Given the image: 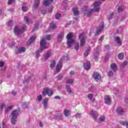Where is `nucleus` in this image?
Returning <instances> with one entry per match:
<instances>
[{"instance_id": "nucleus-15", "label": "nucleus", "mask_w": 128, "mask_h": 128, "mask_svg": "<svg viewBox=\"0 0 128 128\" xmlns=\"http://www.w3.org/2000/svg\"><path fill=\"white\" fill-rule=\"evenodd\" d=\"M104 102L106 104H108V106H110V102H112V100H110V98L108 96H106L104 98Z\"/></svg>"}, {"instance_id": "nucleus-17", "label": "nucleus", "mask_w": 128, "mask_h": 128, "mask_svg": "<svg viewBox=\"0 0 128 128\" xmlns=\"http://www.w3.org/2000/svg\"><path fill=\"white\" fill-rule=\"evenodd\" d=\"M66 90H67L69 94H74V92H72V89L70 88V85L66 86Z\"/></svg>"}, {"instance_id": "nucleus-3", "label": "nucleus", "mask_w": 128, "mask_h": 128, "mask_svg": "<svg viewBox=\"0 0 128 128\" xmlns=\"http://www.w3.org/2000/svg\"><path fill=\"white\" fill-rule=\"evenodd\" d=\"M73 37L74 36L72 32L68 33L66 36L68 48H72V46L74 44V40L72 39Z\"/></svg>"}, {"instance_id": "nucleus-26", "label": "nucleus", "mask_w": 128, "mask_h": 128, "mask_svg": "<svg viewBox=\"0 0 128 128\" xmlns=\"http://www.w3.org/2000/svg\"><path fill=\"white\" fill-rule=\"evenodd\" d=\"M124 53H120L118 54V60H124Z\"/></svg>"}, {"instance_id": "nucleus-34", "label": "nucleus", "mask_w": 128, "mask_h": 128, "mask_svg": "<svg viewBox=\"0 0 128 128\" xmlns=\"http://www.w3.org/2000/svg\"><path fill=\"white\" fill-rule=\"evenodd\" d=\"M88 98L90 100H92V98H94V94H88Z\"/></svg>"}, {"instance_id": "nucleus-2", "label": "nucleus", "mask_w": 128, "mask_h": 128, "mask_svg": "<svg viewBox=\"0 0 128 128\" xmlns=\"http://www.w3.org/2000/svg\"><path fill=\"white\" fill-rule=\"evenodd\" d=\"M100 4H102L101 2H96L94 4V9H92L91 10L88 12L86 14L87 16H90L92 14V12H98L100 10V7L98 6Z\"/></svg>"}, {"instance_id": "nucleus-53", "label": "nucleus", "mask_w": 128, "mask_h": 128, "mask_svg": "<svg viewBox=\"0 0 128 128\" xmlns=\"http://www.w3.org/2000/svg\"><path fill=\"white\" fill-rule=\"evenodd\" d=\"M52 30H54L56 28V25L54 24V23H52V26H51Z\"/></svg>"}, {"instance_id": "nucleus-43", "label": "nucleus", "mask_w": 128, "mask_h": 128, "mask_svg": "<svg viewBox=\"0 0 128 128\" xmlns=\"http://www.w3.org/2000/svg\"><path fill=\"white\" fill-rule=\"evenodd\" d=\"M102 40H104V36H101L100 38L98 40L100 44H102Z\"/></svg>"}, {"instance_id": "nucleus-28", "label": "nucleus", "mask_w": 128, "mask_h": 128, "mask_svg": "<svg viewBox=\"0 0 128 128\" xmlns=\"http://www.w3.org/2000/svg\"><path fill=\"white\" fill-rule=\"evenodd\" d=\"M50 56V52L49 51H48L46 54L44 56V60H48V58Z\"/></svg>"}, {"instance_id": "nucleus-37", "label": "nucleus", "mask_w": 128, "mask_h": 128, "mask_svg": "<svg viewBox=\"0 0 128 128\" xmlns=\"http://www.w3.org/2000/svg\"><path fill=\"white\" fill-rule=\"evenodd\" d=\"M74 116H75V118H82V114L80 113H77Z\"/></svg>"}, {"instance_id": "nucleus-19", "label": "nucleus", "mask_w": 128, "mask_h": 128, "mask_svg": "<svg viewBox=\"0 0 128 128\" xmlns=\"http://www.w3.org/2000/svg\"><path fill=\"white\" fill-rule=\"evenodd\" d=\"M48 99L45 98L43 100L42 104L44 106V108L46 109L48 108Z\"/></svg>"}, {"instance_id": "nucleus-30", "label": "nucleus", "mask_w": 128, "mask_h": 128, "mask_svg": "<svg viewBox=\"0 0 128 128\" xmlns=\"http://www.w3.org/2000/svg\"><path fill=\"white\" fill-rule=\"evenodd\" d=\"M94 58L95 60H98V52H96L94 54Z\"/></svg>"}, {"instance_id": "nucleus-40", "label": "nucleus", "mask_w": 128, "mask_h": 128, "mask_svg": "<svg viewBox=\"0 0 128 128\" xmlns=\"http://www.w3.org/2000/svg\"><path fill=\"white\" fill-rule=\"evenodd\" d=\"M16 0H8V4H14Z\"/></svg>"}, {"instance_id": "nucleus-4", "label": "nucleus", "mask_w": 128, "mask_h": 128, "mask_svg": "<svg viewBox=\"0 0 128 128\" xmlns=\"http://www.w3.org/2000/svg\"><path fill=\"white\" fill-rule=\"evenodd\" d=\"M18 116V110H14L11 114V122L12 124H16Z\"/></svg>"}, {"instance_id": "nucleus-44", "label": "nucleus", "mask_w": 128, "mask_h": 128, "mask_svg": "<svg viewBox=\"0 0 128 128\" xmlns=\"http://www.w3.org/2000/svg\"><path fill=\"white\" fill-rule=\"evenodd\" d=\"M42 100V95H40V96H38V102H40V100Z\"/></svg>"}, {"instance_id": "nucleus-10", "label": "nucleus", "mask_w": 128, "mask_h": 128, "mask_svg": "<svg viewBox=\"0 0 128 128\" xmlns=\"http://www.w3.org/2000/svg\"><path fill=\"white\" fill-rule=\"evenodd\" d=\"M64 32H61L58 34L57 40L58 42H62L64 40Z\"/></svg>"}, {"instance_id": "nucleus-36", "label": "nucleus", "mask_w": 128, "mask_h": 128, "mask_svg": "<svg viewBox=\"0 0 128 128\" xmlns=\"http://www.w3.org/2000/svg\"><path fill=\"white\" fill-rule=\"evenodd\" d=\"M22 12H26L28 10V8L26 6H22Z\"/></svg>"}, {"instance_id": "nucleus-60", "label": "nucleus", "mask_w": 128, "mask_h": 128, "mask_svg": "<svg viewBox=\"0 0 128 128\" xmlns=\"http://www.w3.org/2000/svg\"><path fill=\"white\" fill-rule=\"evenodd\" d=\"M70 74V76H73V74H74V71H71Z\"/></svg>"}, {"instance_id": "nucleus-50", "label": "nucleus", "mask_w": 128, "mask_h": 128, "mask_svg": "<svg viewBox=\"0 0 128 128\" xmlns=\"http://www.w3.org/2000/svg\"><path fill=\"white\" fill-rule=\"evenodd\" d=\"M78 48H79V44H78L76 46H75L74 49L76 50H78Z\"/></svg>"}, {"instance_id": "nucleus-13", "label": "nucleus", "mask_w": 128, "mask_h": 128, "mask_svg": "<svg viewBox=\"0 0 128 128\" xmlns=\"http://www.w3.org/2000/svg\"><path fill=\"white\" fill-rule=\"evenodd\" d=\"M40 0H35L33 6V8L34 10H36V8H38V6H40Z\"/></svg>"}, {"instance_id": "nucleus-20", "label": "nucleus", "mask_w": 128, "mask_h": 128, "mask_svg": "<svg viewBox=\"0 0 128 128\" xmlns=\"http://www.w3.org/2000/svg\"><path fill=\"white\" fill-rule=\"evenodd\" d=\"M90 114L91 116L93 118H94V120H96V118H98V112H91Z\"/></svg>"}, {"instance_id": "nucleus-6", "label": "nucleus", "mask_w": 128, "mask_h": 128, "mask_svg": "<svg viewBox=\"0 0 128 128\" xmlns=\"http://www.w3.org/2000/svg\"><path fill=\"white\" fill-rule=\"evenodd\" d=\"M78 40H80V46H84V44H86V36L82 34H81L78 36Z\"/></svg>"}, {"instance_id": "nucleus-14", "label": "nucleus", "mask_w": 128, "mask_h": 128, "mask_svg": "<svg viewBox=\"0 0 128 128\" xmlns=\"http://www.w3.org/2000/svg\"><path fill=\"white\" fill-rule=\"evenodd\" d=\"M84 68L85 70H86L90 68V61H87L86 64H84Z\"/></svg>"}, {"instance_id": "nucleus-24", "label": "nucleus", "mask_w": 128, "mask_h": 128, "mask_svg": "<svg viewBox=\"0 0 128 128\" xmlns=\"http://www.w3.org/2000/svg\"><path fill=\"white\" fill-rule=\"evenodd\" d=\"M26 50L24 47H21L18 50V52L21 54V52H24Z\"/></svg>"}, {"instance_id": "nucleus-49", "label": "nucleus", "mask_w": 128, "mask_h": 128, "mask_svg": "<svg viewBox=\"0 0 128 128\" xmlns=\"http://www.w3.org/2000/svg\"><path fill=\"white\" fill-rule=\"evenodd\" d=\"M126 64H128V62L126 61H125L121 64V66H126Z\"/></svg>"}, {"instance_id": "nucleus-23", "label": "nucleus", "mask_w": 128, "mask_h": 128, "mask_svg": "<svg viewBox=\"0 0 128 128\" xmlns=\"http://www.w3.org/2000/svg\"><path fill=\"white\" fill-rule=\"evenodd\" d=\"M72 10L74 16H78L80 12L76 8H73Z\"/></svg>"}, {"instance_id": "nucleus-48", "label": "nucleus", "mask_w": 128, "mask_h": 128, "mask_svg": "<svg viewBox=\"0 0 128 128\" xmlns=\"http://www.w3.org/2000/svg\"><path fill=\"white\" fill-rule=\"evenodd\" d=\"M38 23H36L35 24L34 30H38Z\"/></svg>"}, {"instance_id": "nucleus-1", "label": "nucleus", "mask_w": 128, "mask_h": 128, "mask_svg": "<svg viewBox=\"0 0 128 128\" xmlns=\"http://www.w3.org/2000/svg\"><path fill=\"white\" fill-rule=\"evenodd\" d=\"M46 48H48V46H46V38L41 40L40 42V48L36 51V58H40V52H42L44 50H46Z\"/></svg>"}, {"instance_id": "nucleus-29", "label": "nucleus", "mask_w": 128, "mask_h": 128, "mask_svg": "<svg viewBox=\"0 0 128 128\" xmlns=\"http://www.w3.org/2000/svg\"><path fill=\"white\" fill-rule=\"evenodd\" d=\"M90 50V47H88L86 52L84 53V56H88V52Z\"/></svg>"}, {"instance_id": "nucleus-8", "label": "nucleus", "mask_w": 128, "mask_h": 128, "mask_svg": "<svg viewBox=\"0 0 128 128\" xmlns=\"http://www.w3.org/2000/svg\"><path fill=\"white\" fill-rule=\"evenodd\" d=\"M92 78L98 82H100V80L102 79V76H100V73L96 72L93 74Z\"/></svg>"}, {"instance_id": "nucleus-64", "label": "nucleus", "mask_w": 128, "mask_h": 128, "mask_svg": "<svg viewBox=\"0 0 128 128\" xmlns=\"http://www.w3.org/2000/svg\"><path fill=\"white\" fill-rule=\"evenodd\" d=\"M40 126L41 128H42V124L41 122H40Z\"/></svg>"}, {"instance_id": "nucleus-27", "label": "nucleus", "mask_w": 128, "mask_h": 128, "mask_svg": "<svg viewBox=\"0 0 128 128\" xmlns=\"http://www.w3.org/2000/svg\"><path fill=\"white\" fill-rule=\"evenodd\" d=\"M120 124H122V126H126V128H128V122H124V121H120Z\"/></svg>"}, {"instance_id": "nucleus-56", "label": "nucleus", "mask_w": 128, "mask_h": 128, "mask_svg": "<svg viewBox=\"0 0 128 128\" xmlns=\"http://www.w3.org/2000/svg\"><path fill=\"white\" fill-rule=\"evenodd\" d=\"M112 16H114V14H111L110 16H109V18H108V20H112Z\"/></svg>"}, {"instance_id": "nucleus-32", "label": "nucleus", "mask_w": 128, "mask_h": 128, "mask_svg": "<svg viewBox=\"0 0 128 128\" xmlns=\"http://www.w3.org/2000/svg\"><path fill=\"white\" fill-rule=\"evenodd\" d=\"M55 66H56V62L53 61V62H51L50 64V68H54Z\"/></svg>"}, {"instance_id": "nucleus-63", "label": "nucleus", "mask_w": 128, "mask_h": 128, "mask_svg": "<svg viewBox=\"0 0 128 128\" xmlns=\"http://www.w3.org/2000/svg\"><path fill=\"white\" fill-rule=\"evenodd\" d=\"M62 115H60L59 116V120H62Z\"/></svg>"}, {"instance_id": "nucleus-61", "label": "nucleus", "mask_w": 128, "mask_h": 128, "mask_svg": "<svg viewBox=\"0 0 128 128\" xmlns=\"http://www.w3.org/2000/svg\"><path fill=\"white\" fill-rule=\"evenodd\" d=\"M12 96H16V92H12Z\"/></svg>"}, {"instance_id": "nucleus-5", "label": "nucleus", "mask_w": 128, "mask_h": 128, "mask_svg": "<svg viewBox=\"0 0 128 128\" xmlns=\"http://www.w3.org/2000/svg\"><path fill=\"white\" fill-rule=\"evenodd\" d=\"M14 30L16 34H20L24 32V30H26V24H24L22 26V30L16 26L14 28Z\"/></svg>"}, {"instance_id": "nucleus-25", "label": "nucleus", "mask_w": 128, "mask_h": 128, "mask_svg": "<svg viewBox=\"0 0 128 128\" xmlns=\"http://www.w3.org/2000/svg\"><path fill=\"white\" fill-rule=\"evenodd\" d=\"M116 42L117 44H119L120 46H122V40H120V37H116Z\"/></svg>"}, {"instance_id": "nucleus-52", "label": "nucleus", "mask_w": 128, "mask_h": 128, "mask_svg": "<svg viewBox=\"0 0 128 128\" xmlns=\"http://www.w3.org/2000/svg\"><path fill=\"white\" fill-rule=\"evenodd\" d=\"M4 106H5V105H4V104H1V106H0V110H4Z\"/></svg>"}, {"instance_id": "nucleus-41", "label": "nucleus", "mask_w": 128, "mask_h": 128, "mask_svg": "<svg viewBox=\"0 0 128 128\" xmlns=\"http://www.w3.org/2000/svg\"><path fill=\"white\" fill-rule=\"evenodd\" d=\"M60 16H62L60 14H58L56 15L55 18L56 20H60Z\"/></svg>"}, {"instance_id": "nucleus-22", "label": "nucleus", "mask_w": 128, "mask_h": 128, "mask_svg": "<svg viewBox=\"0 0 128 128\" xmlns=\"http://www.w3.org/2000/svg\"><path fill=\"white\" fill-rule=\"evenodd\" d=\"M70 115V111L68 110H64V116L68 117Z\"/></svg>"}, {"instance_id": "nucleus-55", "label": "nucleus", "mask_w": 128, "mask_h": 128, "mask_svg": "<svg viewBox=\"0 0 128 128\" xmlns=\"http://www.w3.org/2000/svg\"><path fill=\"white\" fill-rule=\"evenodd\" d=\"M23 108H28V105H26V102H24L22 104Z\"/></svg>"}, {"instance_id": "nucleus-18", "label": "nucleus", "mask_w": 128, "mask_h": 128, "mask_svg": "<svg viewBox=\"0 0 128 128\" xmlns=\"http://www.w3.org/2000/svg\"><path fill=\"white\" fill-rule=\"evenodd\" d=\"M36 36H32L30 38L28 41L27 42V44L29 45L32 44V42H34V40H36Z\"/></svg>"}, {"instance_id": "nucleus-35", "label": "nucleus", "mask_w": 128, "mask_h": 128, "mask_svg": "<svg viewBox=\"0 0 128 128\" xmlns=\"http://www.w3.org/2000/svg\"><path fill=\"white\" fill-rule=\"evenodd\" d=\"M124 10V6H119L118 8V12H122Z\"/></svg>"}, {"instance_id": "nucleus-47", "label": "nucleus", "mask_w": 128, "mask_h": 128, "mask_svg": "<svg viewBox=\"0 0 128 128\" xmlns=\"http://www.w3.org/2000/svg\"><path fill=\"white\" fill-rule=\"evenodd\" d=\"M108 76H114V73H112V71H110L108 72Z\"/></svg>"}, {"instance_id": "nucleus-42", "label": "nucleus", "mask_w": 128, "mask_h": 128, "mask_svg": "<svg viewBox=\"0 0 128 128\" xmlns=\"http://www.w3.org/2000/svg\"><path fill=\"white\" fill-rule=\"evenodd\" d=\"M12 108V106H10L5 110V112H8L9 110H10Z\"/></svg>"}, {"instance_id": "nucleus-51", "label": "nucleus", "mask_w": 128, "mask_h": 128, "mask_svg": "<svg viewBox=\"0 0 128 128\" xmlns=\"http://www.w3.org/2000/svg\"><path fill=\"white\" fill-rule=\"evenodd\" d=\"M12 24H14V22H12V21H10L8 22V26H12Z\"/></svg>"}, {"instance_id": "nucleus-33", "label": "nucleus", "mask_w": 128, "mask_h": 128, "mask_svg": "<svg viewBox=\"0 0 128 128\" xmlns=\"http://www.w3.org/2000/svg\"><path fill=\"white\" fill-rule=\"evenodd\" d=\"M74 79H68V80L66 82V84H74Z\"/></svg>"}, {"instance_id": "nucleus-45", "label": "nucleus", "mask_w": 128, "mask_h": 128, "mask_svg": "<svg viewBox=\"0 0 128 128\" xmlns=\"http://www.w3.org/2000/svg\"><path fill=\"white\" fill-rule=\"evenodd\" d=\"M2 128H10V127H8V125L6 124V123L3 122L2 123Z\"/></svg>"}, {"instance_id": "nucleus-21", "label": "nucleus", "mask_w": 128, "mask_h": 128, "mask_svg": "<svg viewBox=\"0 0 128 128\" xmlns=\"http://www.w3.org/2000/svg\"><path fill=\"white\" fill-rule=\"evenodd\" d=\"M111 68L113 72H116V70H118L116 65L114 64H111Z\"/></svg>"}, {"instance_id": "nucleus-12", "label": "nucleus", "mask_w": 128, "mask_h": 128, "mask_svg": "<svg viewBox=\"0 0 128 128\" xmlns=\"http://www.w3.org/2000/svg\"><path fill=\"white\" fill-rule=\"evenodd\" d=\"M52 2H54V0H44L43 5L45 6H50Z\"/></svg>"}, {"instance_id": "nucleus-7", "label": "nucleus", "mask_w": 128, "mask_h": 128, "mask_svg": "<svg viewBox=\"0 0 128 128\" xmlns=\"http://www.w3.org/2000/svg\"><path fill=\"white\" fill-rule=\"evenodd\" d=\"M43 96H46V94H48L49 96H52L54 94V92H52V90L48 88H46L42 92Z\"/></svg>"}, {"instance_id": "nucleus-59", "label": "nucleus", "mask_w": 128, "mask_h": 128, "mask_svg": "<svg viewBox=\"0 0 128 128\" xmlns=\"http://www.w3.org/2000/svg\"><path fill=\"white\" fill-rule=\"evenodd\" d=\"M118 18H117L115 20L114 22V26H116V24L118 23Z\"/></svg>"}, {"instance_id": "nucleus-38", "label": "nucleus", "mask_w": 128, "mask_h": 128, "mask_svg": "<svg viewBox=\"0 0 128 128\" xmlns=\"http://www.w3.org/2000/svg\"><path fill=\"white\" fill-rule=\"evenodd\" d=\"M24 20H26V22L27 24H30V18H28L27 16L24 17Z\"/></svg>"}, {"instance_id": "nucleus-31", "label": "nucleus", "mask_w": 128, "mask_h": 128, "mask_svg": "<svg viewBox=\"0 0 128 128\" xmlns=\"http://www.w3.org/2000/svg\"><path fill=\"white\" fill-rule=\"evenodd\" d=\"M105 120H106V117L104 116H102L99 118V120L100 122H104Z\"/></svg>"}, {"instance_id": "nucleus-62", "label": "nucleus", "mask_w": 128, "mask_h": 128, "mask_svg": "<svg viewBox=\"0 0 128 128\" xmlns=\"http://www.w3.org/2000/svg\"><path fill=\"white\" fill-rule=\"evenodd\" d=\"M54 98H55L56 100H58V99L60 98V96H56L54 97Z\"/></svg>"}, {"instance_id": "nucleus-39", "label": "nucleus", "mask_w": 128, "mask_h": 128, "mask_svg": "<svg viewBox=\"0 0 128 128\" xmlns=\"http://www.w3.org/2000/svg\"><path fill=\"white\" fill-rule=\"evenodd\" d=\"M64 78V76L62 74H60L58 76H57V79L58 80H60L62 78Z\"/></svg>"}, {"instance_id": "nucleus-58", "label": "nucleus", "mask_w": 128, "mask_h": 128, "mask_svg": "<svg viewBox=\"0 0 128 128\" xmlns=\"http://www.w3.org/2000/svg\"><path fill=\"white\" fill-rule=\"evenodd\" d=\"M43 80H46V74H45L42 76Z\"/></svg>"}, {"instance_id": "nucleus-54", "label": "nucleus", "mask_w": 128, "mask_h": 128, "mask_svg": "<svg viewBox=\"0 0 128 128\" xmlns=\"http://www.w3.org/2000/svg\"><path fill=\"white\" fill-rule=\"evenodd\" d=\"M4 65V62H0V68H2Z\"/></svg>"}, {"instance_id": "nucleus-11", "label": "nucleus", "mask_w": 128, "mask_h": 128, "mask_svg": "<svg viewBox=\"0 0 128 128\" xmlns=\"http://www.w3.org/2000/svg\"><path fill=\"white\" fill-rule=\"evenodd\" d=\"M104 30V22H102L101 23V24L97 28V30H96V33L97 34H100V32Z\"/></svg>"}, {"instance_id": "nucleus-57", "label": "nucleus", "mask_w": 128, "mask_h": 128, "mask_svg": "<svg viewBox=\"0 0 128 128\" xmlns=\"http://www.w3.org/2000/svg\"><path fill=\"white\" fill-rule=\"evenodd\" d=\"M42 14H46V10H42Z\"/></svg>"}, {"instance_id": "nucleus-16", "label": "nucleus", "mask_w": 128, "mask_h": 128, "mask_svg": "<svg viewBox=\"0 0 128 128\" xmlns=\"http://www.w3.org/2000/svg\"><path fill=\"white\" fill-rule=\"evenodd\" d=\"M116 111V112L118 114H120L121 116L124 114V110L121 107H118Z\"/></svg>"}, {"instance_id": "nucleus-9", "label": "nucleus", "mask_w": 128, "mask_h": 128, "mask_svg": "<svg viewBox=\"0 0 128 128\" xmlns=\"http://www.w3.org/2000/svg\"><path fill=\"white\" fill-rule=\"evenodd\" d=\"M62 60H64L60 58L56 66V72H60V68H62Z\"/></svg>"}, {"instance_id": "nucleus-46", "label": "nucleus", "mask_w": 128, "mask_h": 128, "mask_svg": "<svg viewBox=\"0 0 128 128\" xmlns=\"http://www.w3.org/2000/svg\"><path fill=\"white\" fill-rule=\"evenodd\" d=\"M51 36H52L50 35H46V38L47 40H50Z\"/></svg>"}]
</instances>
